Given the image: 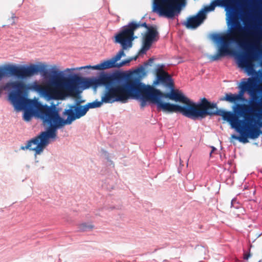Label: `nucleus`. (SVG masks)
Returning a JSON list of instances; mask_svg holds the SVG:
<instances>
[{
    "label": "nucleus",
    "instance_id": "obj_28",
    "mask_svg": "<svg viewBox=\"0 0 262 262\" xmlns=\"http://www.w3.org/2000/svg\"><path fill=\"white\" fill-rule=\"evenodd\" d=\"M250 256V254H246L244 255V259H248Z\"/></svg>",
    "mask_w": 262,
    "mask_h": 262
},
{
    "label": "nucleus",
    "instance_id": "obj_1",
    "mask_svg": "<svg viewBox=\"0 0 262 262\" xmlns=\"http://www.w3.org/2000/svg\"><path fill=\"white\" fill-rule=\"evenodd\" d=\"M50 73L54 75V79L40 84L37 81L26 84L21 81H15L8 82L6 84L7 89H17L18 92L12 94L13 96L17 95L19 98V106L25 105L37 110L43 117L44 113L41 111L43 107H50L43 105L37 100H31L26 98L24 96V91L33 90L39 93L41 96L48 100H63L67 96H75L77 94V84L75 81H72L68 85L64 87L67 80L62 76V73L58 71L54 66Z\"/></svg>",
    "mask_w": 262,
    "mask_h": 262
},
{
    "label": "nucleus",
    "instance_id": "obj_25",
    "mask_svg": "<svg viewBox=\"0 0 262 262\" xmlns=\"http://www.w3.org/2000/svg\"><path fill=\"white\" fill-rule=\"evenodd\" d=\"M16 18L15 15L14 14H13L12 15V16L11 17V18H9L8 19V25H13L14 24H15V18Z\"/></svg>",
    "mask_w": 262,
    "mask_h": 262
},
{
    "label": "nucleus",
    "instance_id": "obj_12",
    "mask_svg": "<svg viewBox=\"0 0 262 262\" xmlns=\"http://www.w3.org/2000/svg\"><path fill=\"white\" fill-rule=\"evenodd\" d=\"M14 91L11 92L9 94V99L14 106L15 108L17 110H25V113L24 114V119L27 121H29L31 120V117L34 114H36L42 120V122L45 125H49V127L47 129H49L51 127V124L48 123L47 121H44L43 119L41 117V115L38 112L33 108H31L28 106L24 105L22 107L19 106V97L16 96H13L12 94L18 92L17 89H13Z\"/></svg>",
    "mask_w": 262,
    "mask_h": 262
},
{
    "label": "nucleus",
    "instance_id": "obj_15",
    "mask_svg": "<svg viewBox=\"0 0 262 262\" xmlns=\"http://www.w3.org/2000/svg\"><path fill=\"white\" fill-rule=\"evenodd\" d=\"M142 27L146 28L147 30L150 27L147 26L146 23H140L132 21L129 23L128 25L123 26L119 32L124 35L126 38L130 42H133L137 38V37L134 36L135 31Z\"/></svg>",
    "mask_w": 262,
    "mask_h": 262
},
{
    "label": "nucleus",
    "instance_id": "obj_22",
    "mask_svg": "<svg viewBox=\"0 0 262 262\" xmlns=\"http://www.w3.org/2000/svg\"><path fill=\"white\" fill-rule=\"evenodd\" d=\"M135 72L138 75L144 76L146 74L145 70L144 67H141L135 71Z\"/></svg>",
    "mask_w": 262,
    "mask_h": 262
},
{
    "label": "nucleus",
    "instance_id": "obj_6",
    "mask_svg": "<svg viewBox=\"0 0 262 262\" xmlns=\"http://www.w3.org/2000/svg\"><path fill=\"white\" fill-rule=\"evenodd\" d=\"M131 89L129 98L140 99V106L142 108L146 105L147 101H150L157 104L158 110H161V100L159 97V94L161 93L159 90L150 85H146L136 77Z\"/></svg>",
    "mask_w": 262,
    "mask_h": 262
},
{
    "label": "nucleus",
    "instance_id": "obj_7",
    "mask_svg": "<svg viewBox=\"0 0 262 262\" xmlns=\"http://www.w3.org/2000/svg\"><path fill=\"white\" fill-rule=\"evenodd\" d=\"M48 66L45 64H31L28 66H16L9 65L0 69V80L5 76H14L20 79L31 77L38 73L45 77H50L47 69Z\"/></svg>",
    "mask_w": 262,
    "mask_h": 262
},
{
    "label": "nucleus",
    "instance_id": "obj_10",
    "mask_svg": "<svg viewBox=\"0 0 262 262\" xmlns=\"http://www.w3.org/2000/svg\"><path fill=\"white\" fill-rule=\"evenodd\" d=\"M257 85V81L255 78L250 77L247 79V81H243L240 85L241 91L238 94H232V93H226L224 97L220 99L221 101H226L230 103H235L237 101H244L245 98L244 97V93L247 91L250 94L252 98V102L256 103H259L261 99L260 98L258 102L254 100H257L259 97L255 95L256 91V88ZM250 105L251 104H248Z\"/></svg>",
    "mask_w": 262,
    "mask_h": 262
},
{
    "label": "nucleus",
    "instance_id": "obj_17",
    "mask_svg": "<svg viewBox=\"0 0 262 262\" xmlns=\"http://www.w3.org/2000/svg\"><path fill=\"white\" fill-rule=\"evenodd\" d=\"M163 66L162 65L160 68L157 69L156 76L157 81L155 83L157 84L161 82L163 84L168 88H173L174 83L170 75L163 70Z\"/></svg>",
    "mask_w": 262,
    "mask_h": 262
},
{
    "label": "nucleus",
    "instance_id": "obj_2",
    "mask_svg": "<svg viewBox=\"0 0 262 262\" xmlns=\"http://www.w3.org/2000/svg\"><path fill=\"white\" fill-rule=\"evenodd\" d=\"M233 111L218 109L216 104V107L209 111L208 116H222L240 134L239 137L232 135V138L241 142L248 143V138L255 139L262 134V98L259 103L252 102L250 105L237 104Z\"/></svg>",
    "mask_w": 262,
    "mask_h": 262
},
{
    "label": "nucleus",
    "instance_id": "obj_20",
    "mask_svg": "<svg viewBox=\"0 0 262 262\" xmlns=\"http://www.w3.org/2000/svg\"><path fill=\"white\" fill-rule=\"evenodd\" d=\"M94 228V226L91 224H88L83 223L78 225V229L80 231L84 232L92 230Z\"/></svg>",
    "mask_w": 262,
    "mask_h": 262
},
{
    "label": "nucleus",
    "instance_id": "obj_4",
    "mask_svg": "<svg viewBox=\"0 0 262 262\" xmlns=\"http://www.w3.org/2000/svg\"><path fill=\"white\" fill-rule=\"evenodd\" d=\"M234 24H232V28L228 34L213 35V39L221 45L217 49V53L209 57L212 61H217L222 57H224L231 53L230 43L236 42L243 49L247 50L248 57H252L251 49H254L259 51L261 48L262 32L256 31L252 32L248 28L245 29L240 23H236L232 17Z\"/></svg>",
    "mask_w": 262,
    "mask_h": 262
},
{
    "label": "nucleus",
    "instance_id": "obj_26",
    "mask_svg": "<svg viewBox=\"0 0 262 262\" xmlns=\"http://www.w3.org/2000/svg\"><path fill=\"white\" fill-rule=\"evenodd\" d=\"M132 60V59H127V60L122 61V62L119 63L118 68L121 67L125 65L126 64L129 63Z\"/></svg>",
    "mask_w": 262,
    "mask_h": 262
},
{
    "label": "nucleus",
    "instance_id": "obj_5",
    "mask_svg": "<svg viewBox=\"0 0 262 262\" xmlns=\"http://www.w3.org/2000/svg\"><path fill=\"white\" fill-rule=\"evenodd\" d=\"M170 93L160 91L161 110L168 113H180L189 118L195 120L205 118L211 109L216 107V103H211L206 98L201 99L198 103L191 101L182 92L170 88Z\"/></svg>",
    "mask_w": 262,
    "mask_h": 262
},
{
    "label": "nucleus",
    "instance_id": "obj_24",
    "mask_svg": "<svg viewBox=\"0 0 262 262\" xmlns=\"http://www.w3.org/2000/svg\"><path fill=\"white\" fill-rule=\"evenodd\" d=\"M249 19V14L246 12H244L242 15V19L244 21L245 25H246L247 21Z\"/></svg>",
    "mask_w": 262,
    "mask_h": 262
},
{
    "label": "nucleus",
    "instance_id": "obj_29",
    "mask_svg": "<svg viewBox=\"0 0 262 262\" xmlns=\"http://www.w3.org/2000/svg\"><path fill=\"white\" fill-rule=\"evenodd\" d=\"M71 70H75V69H67L66 70V71H71Z\"/></svg>",
    "mask_w": 262,
    "mask_h": 262
},
{
    "label": "nucleus",
    "instance_id": "obj_9",
    "mask_svg": "<svg viewBox=\"0 0 262 262\" xmlns=\"http://www.w3.org/2000/svg\"><path fill=\"white\" fill-rule=\"evenodd\" d=\"M114 37L115 42L120 44L122 48V49L118 52V53L115 56H114L110 59L104 60L103 62L97 65L93 66L89 65L81 67L79 68H77V69L82 70L85 69H91L92 70H104L105 69H108L112 68H118L119 63H116V62L119 60L122 56H125V54L124 52V50H128L132 47L133 42H130L128 40H127L126 38V37L120 32L116 34Z\"/></svg>",
    "mask_w": 262,
    "mask_h": 262
},
{
    "label": "nucleus",
    "instance_id": "obj_23",
    "mask_svg": "<svg viewBox=\"0 0 262 262\" xmlns=\"http://www.w3.org/2000/svg\"><path fill=\"white\" fill-rule=\"evenodd\" d=\"M215 6L213 4V3L211 2L209 6H206L203 10H202L201 11H203L205 12L206 14V12H210L213 11L215 9Z\"/></svg>",
    "mask_w": 262,
    "mask_h": 262
},
{
    "label": "nucleus",
    "instance_id": "obj_14",
    "mask_svg": "<svg viewBox=\"0 0 262 262\" xmlns=\"http://www.w3.org/2000/svg\"><path fill=\"white\" fill-rule=\"evenodd\" d=\"M240 0H213L212 3L216 7V6H226L227 10L226 14L231 24H234L232 17L234 18L236 23H240L239 21V13L236 7V4Z\"/></svg>",
    "mask_w": 262,
    "mask_h": 262
},
{
    "label": "nucleus",
    "instance_id": "obj_11",
    "mask_svg": "<svg viewBox=\"0 0 262 262\" xmlns=\"http://www.w3.org/2000/svg\"><path fill=\"white\" fill-rule=\"evenodd\" d=\"M185 0H154L152 11L160 16L172 18L179 14Z\"/></svg>",
    "mask_w": 262,
    "mask_h": 262
},
{
    "label": "nucleus",
    "instance_id": "obj_21",
    "mask_svg": "<svg viewBox=\"0 0 262 262\" xmlns=\"http://www.w3.org/2000/svg\"><path fill=\"white\" fill-rule=\"evenodd\" d=\"M103 102H102V100L101 101H95L92 102L88 103L85 105V106L88 108V111L89 108H94L100 107Z\"/></svg>",
    "mask_w": 262,
    "mask_h": 262
},
{
    "label": "nucleus",
    "instance_id": "obj_19",
    "mask_svg": "<svg viewBox=\"0 0 262 262\" xmlns=\"http://www.w3.org/2000/svg\"><path fill=\"white\" fill-rule=\"evenodd\" d=\"M238 64L239 67L245 69L246 72L249 75H252L255 73L253 65L248 58L241 59Z\"/></svg>",
    "mask_w": 262,
    "mask_h": 262
},
{
    "label": "nucleus",
    "instance_id": "obj_13",
    "mask_svg": "<svg viewBox=\"0 0 262 262\" xmlns=\"http://www.w3.org/2000/svg\"><path fill=\"white\" fill-rule=\"evenodd\" d=\"M117 76L114 74L103 73L98 78L82 79L81 83L84 89H88L91 86L96 88L100 85H110L117 80Z\"/></svg>",
    "mask_w": 262,
    "mask_h": 262
},
{
    "label": "nucleus",
    "instance_id": "obj_30",
    "mask_svg": "<svg viewBox=\"0 0 262 262\" xmlns=\"http://www.w3.org/2000/svg\"><path fill=\"white\" fill-rule=\"evenodd\" d=\"M214 150H215V148L214 147H212V151H211V152L210 154H212V152Z\"/></svg>",
    "mask_w": 262,
    "mask_h": 262
},
{
    "label": "nucleus",
    "instance_id": "obj_27",
    "mask_svg": "<svg viewBox=\"0 0 262 262\" xmlns=\"http://www.w3.org/2000/svg\"><path fill=\"white\" fill-rule=\"evenodd\" d=\"M154 59L152 58H150L148 60V62L145 63V65L151 64L153 62Z\"/></svg>",
    "mask_w": 262,
    "mask_h": 262
},
{
    "label": "nucleus",
    "instance_id": "obj_8",
    "mask_svg": "<svg viewBox=\"0 0 262 262\" xmlns=\"http://www.w3.org/2000/svg\"><path fill=\"white\" fill-rule=\"evenodd\" d=\"M136 77H129L122 84L113 85L115 82L108 85H105V89L102 96V102L106 103H112L121 101L125 102L129 98L130 92L132 90Z\"/></svg>",
    "mask_w": 262,
    "mask_h": 262
},
{
    "label": "nucleus",
    "instance_id": "obj_16",
    "mask_svg": "<svg viewBox=\"0 0 262 262\" xmlns=\"http://www.w3.org/2000/svg\"><path fill=\"white\" fill-rule=\"evenodd\" d=\"M159 33L156 27L150 26L143 37V42L141 52H144L148 50L152 43L159 38Z\"/></svg>",
    "mask_w": 262,
    "mask_h": 262
},
{
    "label": "nucleus",
    "instance_id": "obj_18",
    "mask_svg": "<svg viewBox=\"0 0 262 262\" xmlns=\"http://www.w3.org/2000/svg\"><path fill=\"white\" fill-rule=\"evenodd\" d=\"M206 15L203 11H200L195 15L188 17L184 25L188 29H195L198 27L206 18Z\"/></svg>",
    "mask_w": 262,
    "mask_h": 262
},
{
    "label": "nucleus",
    "instance_id": "obj_3",
    "mask_svg": "<svg viewBox=\"0 0 262 262\" xmlns=\"http://www.w3.org/2000/svg\"><path fill=\"white\" fill-rule=\"evenodd\" d=\"M41 111L44 113V119L51 124V127L28 141L26 146L20 147L21 149H29L35 151L36 154H39L49 143V139L56 137L57 128L71 124L76 119L85 115L88 111L85 105H80V102H77L76 105H70L69 108L63 112V114L68 116L66 120L60 117L58 111L54 106L42 107Z\"/></svg>",
    "mask_w": 262,
    "mask_h": 262
}]
</instances>
